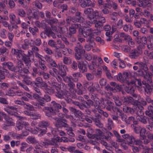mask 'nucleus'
<instances>
[{"mask_svg": "<svg viewBox=\"0 0 153 153\" xmlns=\"http://www.w3.org/2000/svg\"><path fill=\"white\" fill-rule=\"evenodd\" d=\"M62 77L63 81L65 82L68 83L70 82L73 81V80L74 79L71 76H68L65 75V76H63Z\"/></svg>", "mask_w": 153, "mask_h": 153, "instance_id": "40", "label": "nucleus"}, {"mask_svg": "<svg viewBox=\"0 0 153 153\" xmlns=\"http://www.w3.org/2000/svg\"><path fill=\"white\" fill-rule=\"evenodd\" d=\"M23 52L22 50H19V52L17 55V58L19 61H23L26 66L29 68L30 67V63L34 61V56L33 54H30L29 51H28V53L27 55L23 53Z\"/></svg>", "mask_w": 153, "mask_h": 153, "instance_id": "1", "label": "nucleus"}, {"mask_svg": "<svg viewBox=\"0 0 153 153\" xmlns=\"http://www.w3.org/2000/svg\"><path fill=\"white\" fill-rule=\"evenodd\" d=\"M52 146L58 147L59 143L61 142V137L58 136L52 138L51 140Z\"/></svg>", "mask_w": 153, "mask_h": 153, "instance_id": "16", "label": "nucleus"}, {"mask_svg": "<svg viewBox=\"0 0 153 153\" xmlns=\"http://www.w3.org/2000/svg\"><path fill=\"white\" fill-rule=\"evenodd\" d=\"M80 25L79 24H74L71 25L69 28L70 33L69 36H71L72 34H74L76 32V29L78 28Z\"/></svg>", "mask_w": 153, "mask_h": 153, "instance_id": "10", "label": "nucleus"}, {"mask_svg": "<svg viewBox=\"0 0 153 153\" xmlns=\"http://www.w3.org/2000/svg\"><path fill=\"white\" fill-rule=\"evenodd\" d=\"M0 113L4 117V119L6 121V122L7 123V124H4V126L3 127V128L4 130L8 129L10 128V118L9 117L7 116L4 112H1Z\"/></svg>", "mask_w": 153, "mask_h": 153, "instance_id": "13", "label": "nucleus"}, {"mask_svg": "<svg viewBox=\"0 0 153 153\" xmlns=\"http://www.w3.org/2000/svg\"><path fill=\"white\" fill-rule=\"evenodd\" d=\"M123 21L122 19H119L117 22V27L120 29L122 28L123 27Z\"/></svg>", "mask_w": 153, "mask_h": 153, "instance_id": "64", "label": "nucleus"}, {"mask_svg": "<svg viewBox=\"0 0 153 153\" xmlns=\"http://www.w3.org/2000/svg\"><path fill=\"white\" fill-rule=\"evenodd\" d=\"M52 89L54 90V89H56V91L61 89V87H59V84L57 82H54L52 83Z\"/></svg>", "mask_w": 153, "mask_h": 153, "instance_id": "50", "label": "nucleus"}, {"mask_svg": "<svg viewBox=\"0 0 153 153\" xmlns=\"http://www.w3.org/2000/svg\"><path fill=\"white\" fill-rule=\"evenodd\" d=\"M43 81L42 78L40 77H37L35 81H34V84L37 87H38Z\"/></svg>", "mask_w": 153, "mask_h": 153, "instance_id": "45", "label": "nucleus"}, {"mask_svg": "<svg viewBox=\"0 0 153 153\" xmlns=\"http://www.w3.org/2000/svg\"><path fill=\"white\" fill-rule=\"evenodd\" d=\"M80 6L82 8L91 7H94L95 6V3L91 0H79Z\"/></svg>", "mask_w": 153, "mask_h": 153, "instance_id": "6", "label": "nucleus"}, {"mask_svg": "<svg viewBox=\"0 0 153 153\" xmlns=\"http://www.w3.org/2000/svg\"><path fill=\"white\" fill-rule=\"evenodd\" d=\"M93 36H89L87 40V42H89L91 46L92 47H95L96 46V44L94 42V38L92 37Z\"/></svg>", "mask_w": 153, "mask_h": 153, "instance_id": "35", "label": "nucleus"}, {"mask_svg": "<svg viewBox=\"0 0 153 153\" xmlns=\"http://www.w3.org/2000/svg\"><path fill=\"white\" fill-rule=\"evenodd\" d=\"M123 111L125 112L130 113L131 114H133L134 113L133 109L127 106H126L123 108Z\"/></svg>", "mask_w": 153, "mask_h": 153, "instance_id": "48", "label": "nucleus"}, {"mask_svg": "<svg viewBox=\"0 0 153 153\" xmlns=\"http://www.w3.org/2000/svg\"><path fill=\"white\" fill-rule=\"evenodd\" d=\"M57 68L59 69V74L62 77L66 75V70H67V66L65 65H63L62 63L59 64Z\"/></svg>", "mask_w": 153, "mask_h": 153, "instance_id": "8", "label": "nucleus"}, {"mask_svg": "<svg viewBox=\"0 0 153 153\" xmlns=\"http://www.w3.org/2000/svg\"><path fill=\"white\" fill-rule=\"evenodd\" d=\"M138 66L140 68V69L143 70L145 73L147 72V70H148V68L146 64L140 62Z\"/></svg>", "mask_w": 153, "mask_h": 153, "instance_id": "31", "label": "nucleus"}, {"mask_svg": "<svg viewBox=\"0 0 153 153\" xmlns=\"http://www.w3.org/2000/svg\"><path fill=\"white\" fill-rule=\"evenodd\" d=\"M24 66V65L22 61H19L17 63V67L18 68V72L22 71Z\"/></svg>", "mask_w": 153, "mask_h": 153, "instance_id": "53", "label": "nucleus"}, {"mask_svg": "<svg viewBox=\"0 0 153 153\" xmlns=\"http://www.w3.org/2000/svg\"><path fill=\"white\" fill-rule=\"evenodd\" d=\"M147 42V39L146 36L141 37V44L142 45V46L141 45V48H145V45Z\"/></svg>", "mask_w": 153, "mask_h": 153, "instance_id": "41", "label": "nucleus"}, {"mask_svg": "<svg viewBox=\"0 0 153 153\" xmlns=\"http://www.w3.org/2000/svg\"><path fill=\"white\" fill-rule=\"evenodd\" d=\"M74 79L73 80L75 82H77L78 79V78L79 77H81L82 76V74H81L79 72L74 73L72 74Z\"/></svg>", "mask_w": 153, "mask_h": 153, "instance_id": "29", "label": "nucleus"}, {"mask_svg": "<svg viewBox=\"0 0 153 153\" xmlns=\"http://www.w3.org/2000/svg\"><path fill=\"white\" fill-rule=\"evenodd\" d=\"M137 119L141 123L144 124H146L147 123V120L148 119V118L146 116H143L141 117H138Z\"/></svg>", "mask_w": 153, "mask_h": 153, "instance_id": "38", "label": "nucleus"}, {"mask_svg": "<svg viewBox=\"0 0 153 153\" xmlns=\"http://www.w3.org/2000/svg\"><path fill=\"white\" fill-rule=\"evenodd\" d=\"M101 117V115L98 113H96L94 116L91 117V119L94 123L100 120Z\"/></svg>", "mask_w": 153, "mask_h": 153, "instance_id": "36", "label": "nucleus"}, {"mask_svg": "<svg viewBox=\"0 0 153 153\" xmlns=\"http://www.w3.org/2000/svg\"><path fill=\"white\" fill-rule=\"evenodd\" d=\"M148 49L152 51L153 49V42H151L150 41L146 43V45Z\"/></svg>", "mask_w": 153, "mask_h": 153, "instance_id": "62", "label": "nucleus"}, {"mask_svg": "<svg viewBox=\"0 0 153 153\" xmlns=\"http://www.w3.org/2000/svg\"><path fill=\"white\" fill-rule=\"evenodd\" d=\"M21 145L20 151L23 152H25L26 150V148L28 146V144L26 143L23 142L21 143Z\"/></svg>", "mask_w": 153, "mask_h": 153, "instance_id": "44", "label": "nucleus"}, {"mask_svg": "<svg viewBox=\"0 0 153 153\" xmlns=\"http://www.w3.org/2000/svg\"><path fill=\"white\" fill-rule=\"evenodd\" d=\"M142 50L140 49L139 47L137 49H133L129 52L128 56L131 59H136L142 53Z\"/></svg>", "mask_w": 153, "mask_h": 153, "instance_id": "4", "label": "nucleus"}, {"mask_svg": "<svg viewBox=\"0 0 153 153\" xmlns=\"http://www.w3.org/2000/svg\"><path fill=\"white\" fill-rule=\"evenodd\" d=\"M146 130L145 128H143L140 129V136L142 139H145L146 138V136L145 135Z\"/></svg>", "mask_w": 153, "mask_h": 153, "instance_id": "33", "label": "nucleus"}, {"mask_svg": "<svg viewBox=\"0 0 153 153\" xmlns=\"http://www.w3.org/2000/svg\"><path fill=\"white\" fill-rule=\"evenodd\" d=\"M26 142L28 143L32 144H36L38 143V141L35 137L33 136H29L26 139Z\"/></svg>", "mask_w": 153, "mask_h": 153, "instance_id": "20", "label": "nucleus"}, {"mask_svg": "<svg viewBox=\"0 0 153 153\" xmlns=\"http://www.w3.org/2000/svg\"><path fill=\"white\" fill-rule=\"evenodd\" d=\"M33 4L35 7L39 9H41L42 7V4L38 1H35L33 2Z\"/></svg>", "mask_w": 153, "mask_h": 153, "instance_id": "56", "label": "nucleus"}, {"mask_svg": "<svg viewBox=\"0 0 153 153\" xmlns=\"http://www.w3.org/2000/svg\"><path fill=\"white\" fill-rule=\"evenodd\" d=\"M68 91L66 90H62L60 89L55 93V96L58 98L62 99L66 97Z\"/></svg>", "mask_w": 153, "mask_h": 153, "instance_id": "11", "label": "nucleus"}, {"mask_svg": "<svg viewBox=\"0 0 153 153\" xmlns=\"http://www.w3.org/2000/svg\"><path fill=\"white\" fill-rule=\"evenodd\" d=\"M53 119L56 121L55 125L57 128H67L69 126V125L67 123L68 120L65 119L59 118L57 117L53 118Z\"/></svg>", "mask_w": 153, "mask_h": 153, "instance_id": "3", "label": "nucleus"}, {"mask_svg": "<svg viewBox=\"0 0 153 153\" xmlns=\"http://www.w3.org/2000/svg\"><path fill=\"white\" fill-rule=\"evenodd\" d=\"M68 89L70 92L72 93H75L76 90L75 89V85L72 81L68 83Z\"/></svg>", "mask_w": 153, "mask_h": 153, "instance_id": "25", "label": "nucleus"}, {"mask_svg": "<svg viewBox=\"0 0 153 153\" xmlns=\"http://www.w3.org/2000/svg\"><path fill=\"white\" fill-rule=\"evenodd\" d=\"M91 85L89 86L88 89L89 92L91 94L94 93L99 86L98 83L97 82L90 83Z\"/></svg>", "mask_w": 153, "mask_h": 153, "instance_id": "12", "label": "nucleus"}, {"mask_svg": "<svg viewBox=\"0 0 153 153\" xmlns=\"http://www.w3.org/2000/svg\"><path fill=\"white\" fill-rule=\"evenodd\" d=\"M50 125V123L47 120H42L39 123V127L45 128L49 126Z\"/></svg>", "mask_w": 153, "mask_h": 153, "instance_id": "24", "label": "nucleus"}, {"mask_svg": "<svg viewBox=\"0 0 153 153\" xmlns=\"http://www.w3.org/2000/svg\"><path fill=\"white\" fill-rule=\"evenodd\" d=\"M97 22V19L89 20H83L81 23L82 27L87 28L91 26L92 24H95Z\"/></svg>", "mask_w": 153, "mask_h": 153, "instance_id": "9", "label": "nucleus"}, {"mask_svg": "<svg viewBox=\"0 0 153 153\" xmlns=\"http://www.w3.org/2000/svg\"><path fill=\"white\" fill-rule=\"evenodd\" d=\"M10 63L9 62H4L2 63V65L4 68V71L6 72H8V71L5 68H7L10 69Z\"/></svg>", "mask_w": 153, "mask_h": 153, "instance_id": "55", "label": "nucleus"}, {"mask_svg": "<svg viewBox=\"0 0 153 153\" xmlns=\"http://www.w3.org/2000/svg\"><path fill=\"white\" fill-rule=\"evenodd\" d=\"M39 67L40 68L44 71H46L47 70V68L45 64L42 61H39Z\"/></svg>", "mask_w": 153, "mask_h": 153, "instance_id": "63", "label": "nucleus"}, {"mask_svg": "<svg viewBox=\"0 0 153 153\" xmlns=\"http://www.w3.org/2000/svg\"><path fill=\"white\" fill-rule=\"evenodd\" d=\"M139 1L138 5L140 7H142L143 8H145L147 5L146 1L147 0H137Z\"/></svg>", "mask_w": 153, "mask_h": 153, "instance_id": "46", "label": "nucleus"}, {"mask_svg": "<svg viewBox=\"0 0 153 153\" xmlns=\"http://www.w3.org/2000/svg\"><path fill=\"white\" fill-rule=\"evenodd\" d=\"M23 121H19L16 123V127L18 130H20L23 128Z\"/></svg>", "mask_w": 153, "mask_h": 153, "instance_id": "49", "label": "nucleus"}, {"mask_svg": "<svg viewBox=\"0 0 153 153\" xmlns=\"http://www.w3.org/2000/svg\"><path fill=\"white\" fill-rule=\"evenodd\" d=\"M107 105L106 107V109L108 111H111L112 109L114 111V103L111 101H108L107 102Z\"/></svg>", "mask_w": 153, "mask_h": 153, "instance_id": "42", "label": "nucleus"}, {"mask_svg": "<svg viewBox=\"0 0 153 153\" xmlns=\"http://www.w3.org/2000/svg\"><path fill=\"white\" fill-rule=\"evenodd\" d=\"M62 40L66 45L67 46L70 45L71 47L73 46V44L70 43L66 37L64 36L62 37Z\"/></svg>", "mask_w": 153, "mask_h": 153, "instance_id": "51", "label": "nucleus"}, {"mask_svg": "<svg viewBox=\"0 0 153 153\" xmlns=\"http://www.w3.org/2000/svg\"><path fill=\"white\" fill-rule=\"evenodd\" d=\"M146 115L151 117L153 114V106L149 105L147 108V110L145 112Z\"/></svg>", "mask_w": 153, "mask_h": 153, "instance_id": "28", "label": "nucleus"}, {"mask_svg": "<svg viewBox=\"0 0 153 153\" xmlns=\"http://www.w3.org/2000/svg\"><path fill=\"white\" fill-rule=\"evenodd\" d=\"M78 67L80 71L82 73L85 72L87 71V67L85 65L79 63L78 64Z\"/></svg>", "mask_w": 153, "mask_h": 153, "instance_id": "34", "label": "nucleus"}, {"mask_svg": "<svg viewBox=\"0 0 153 153\" xmlns=\"http://www.w3.org/2000/svg\"><path fill=\"white\" fill-rule=\"evenodd\" d=\"M16 19V16L15 15L12 14L10 15V22L13 24L10 25V28L16 29L18 27V26L15 24Z\"/></svg>", "mask_w": 153, "mask_h": 153, "instance_id": "17", "label": "nucleus"}, {"mask_svg": "<svg viewBox=\"0 0 153 153\" xmlns=\"http://www.w3.org/2000/svg\"><path fill=\"white\" fill-rule=\"evenodd\" d=\"M7 34V31L4 29H3L1 30L0 36L1 38L5 39L6 38V35Z\"/></svg>", "mask_w": 153, "mask_h": 153, "instance_id": "60", "label": "nucleus"}, {"mask_svg": "<svg viewBox=\"0 0 153 153\" xmlns=\"http://www.w3.org/2000/svg\"><path fill=\"white\" fill-rule=\"evenodd\" d=\"M75 53H81L82 54H84L85 52V51L83 49V47L79 42L77 43V46L75 47L74 49Z\"/></svg>", "mask_w": 153, "mask_h": 153, "instance_id": "19", "label": "nucleus"}, {"mask_svg": "<svg viewBox=\"0 0 153 153\" xmlns=\"http://www.w3.org/2000/svg\"><path fill=\"white\" fill-rule=\"evenodd\" d=\"M67 134L70 136L73 137L75 136L73 132L74 130L71 127H67L66 129Z\"/></svg>", "mask_w": 153, "mask_h": 153, "instance_id": "32", "label": "nucleus"}, {"mask_svg": "<svg viewBox=\"0 0 153 153\" xmlns=\"http://www.w3.org/2000/svg\"><path fill=\"white\" fill-rule=\"evenodd\" d=\"M122 14V13L121 11H119L117 12H114L110 14V16L111 19L114 22H116L118 20L117 16H120Z\"/></svg>", "mask_w": 153, "mask_h": 153, "instance_id": "18", "label": "nucleus"}, {"mask_svg": "<svg viewBox=\"0 0 153 153\" xmlns=\"http://www.w3.org/2000/svg\"><path fill=\"white\" fill-rule=\"evenodd\" d=\"M45 111L46 116L51 117L55 114V112L52 108L50 107H45Z\"/></svg>", "mask_w": 153, "mask_h": 153, "instance_id": "14", "label": "nucleus"}, {"mask_svg": "<svg viewBox=\"0 0 153 153\" xmlns=\"http://www.w3.org/2000/svg\"><path fill=\"white\" fill-rule=\"evenodd\" d=\"M145 73L147 74L148 78L147 80V82L149 83H151L152 82V78L153 76L152 74L151 73L148 72V70H147V72Z\"/></svg>", "mask_w": 153, "mask_h": 153, "instance_id": "52", "label": "nucleus"}, {"mask_svg": "<svg viewBox=\"0 0 153 153\" xmlns=\"http://www.w3.org/2000/svg\"><path fill=\"white\" fill-rule=\"evenodd\" d=\"M135 139V137L132 135H130L129 137H128V140H127L128 145L130 146L132 145Z\"/></svg>", "mask_w": 153, "mask_h": 153, "instance_id": "47", "label": "nucleus"}, {"mask_svg": "<svg viewBox=\"0 0 153 153\" xmlns=\"http://www.w3.org/2000/svg\"><path fill=\"white\" fill-rule=\"evenodd\" d=\"M114 123L111 118H108L107 120V127L109 130H111L113 127Z\"/></svg>", "mask_w": 153, "mask_h": 153, "instance_id": "37", "label": "nucleus"}, {"mask_svg": "<svg viewBox=\"0 0 153 153\" xmlns=\"http://www.w3.org/2000/svg\"><path fill=\"white\" fill-rule=\"evenodd\" d=\"M44 91L45 93H48L49 94H52L55 92L54 90L53 89H50L48 87L45 88L44 89Z\"/></svg>", "mask_w": 153, "mask_h": 153, "instance_id": "61", "label": "nucleus"}, {"mask_svg": "<svg viewBox=\"0 0 153 153\" xmlns=\"http://www.w3.org/2000/svg\"><path fill=\"white\" fill-rule=\"evenodd\" d=\"M117 78L118 81L122 83L125 84L126 82H128V81L127 80V78H124L121 73L118 74V75L117 76Z\"/></svg>", "mask_w": 153, "mask_h": 153, "instance_id": "22", "label": "nucleus"}, {"mask_svg": "<svg viewBox=\"0 0 153 153\" xmlns=\"http://www.w3.org/2000/svg\"><path fill=\"white\" fill-rule=\"evenodd\" d=\"M46 32L47 33V36L48 37L51 36L53 39L56 38L55 33L52 31V30L50 28H46Z\"/></svg>", "mask_w": 153, "mask_h": 153, "instance_id": "21", "label": "nucleus"}, {"mask_svg": "<svg viewBox=\"0 0 153 153\" xmlns=\"http://www.w3.org/2000/svg\"><path fill=\"white\" fill-rule=\"evenodd\" d=\"M29 30L33 35L36 36L37 35L36 33L38 32L39 30L37 27H34L33 28L30 27L29 28Z\"/></svg>", "mask_w": 153, "mask_h": 153, "instance_id": "39", "label": "nucleus"}, {"mask_svg": "<svg viewBox=\"0 0 153 153\" xmlns=\"http://www.w3.org/2000/svg\"><path fill=\"white\" fill-rule=\"evenodd\" d=\"M97 135L96 138L97 139L101 138V137H102V132L100 129H96Z\"/></svg>", "mask_w": 153, "mask_h": 153, "instance_id": "59", "label": "nucleus"}, {"mask_svg": "<svg viewBox=\"0 0 153 153\" xmlns=\"http://www.w3.org/2000/svg\"><path fill=\"white\" fill-rule=\"evenodd\" d=\"M145 17H149L150 16L151 20L153 21V14H150L148 11L145 10L143 12Z\"/></svg>", "mask_w": 153, "mask_h": 153, "instance_id": "57", "label": "nucleus"}, {"mask_svg": "<svg viewBox=\"0 0 153 153\" xmlns=\"http://www.w3.org/2000/svg\"><path fill=\"white\" fill-rule=\"evenodd\" d=\"M145 54L147 56L151 59H153V51H151L150 52L146 50L144 52Z\"/></svg>", "mask_w": 153, "mask_h": 153, "instance_id": "54", "label": "nucleus"}, {"mask_svg": "<svg viewBox=\"0 0 153 153\" xmlns=\"http://www.w3.org/2000/svg\"><path fill=\"white\" fill-rule=\"evenodd\" d=\"M145 93L148 95H150L152 91L153 88L149 84H147L145 86H143Z\"/></svg>", "mask_w": 153, "mask_h": 153, "instance_id": "26", "label": "nucleus"}, {"mask_svg": "<svg viewBox=\"0 0 153 153\" xmlns=\"http://www.w3.org/2000/svg\"><path fill=\"white\" fill-rule=\"evenodd\" d=\"M85 14L87 16V18L89 20L96 19V17L98 16L99 12L97 10L94 11L92 8L88 7L85 9L84 11Z\"/></svg>", "mask_w": 153, "mask_h": 153, "instance_id": "2", "label": "nucleus"}, {"mask_svg": "<svg viewBox=\"0 0 153 153\" xmlns=\"http://www.w3.org/2000/svg\"><path fill=\"white\" fill-rule=\"evenodd\" d=\"M25 78L22 80V81L27 85H33L34 84V81L31 82L30 79V78L27 76H25Z\"/></svg>", "mask_w": 153, "mask_h": 153, "instance_id": "27", "label": "nucleus"}, {"mask_svg": "<svg viewBox=\"0 0 153 153\" xmlns=\"http://www.w3.org/2000/svg\"><path fill=\"white\" fill-rule=\"evenodd\" d=\"M63 62L65 64L69 65L72 63V60L70 58L64 56L63 57Z\"/></svg>", "mask_w": 153, "mask_h": 153, "instance_id": "43", "label": "nucleus"}, {"mask_svg": "<svg viewBox=\"0 0 153 153\" xmlns=\"http://www.w3.org/2000/svg\"><path fill=\"white\" fill-rule=\"evenodd\" d=\"M125 84L127 85L125 87V90L128 93L131 94L134 91V87L135 85V82L131 81L130 82L128 81V82H126Z\"/></svg>", "mask_w": 153, "mask_h": 153, "instance_id": "5", "label": "nucleus"}, {"mask_svg": "<svg viewBox=\"0 0 153 153\" xmlns=\"http://www.w3.org/2000/svg\"><path fill=\"white\" fill-rule=\"evenodd\" d=\"M121 99L124 103H129L133 101V98L131 97H122Z\"/></svg>", "mask_w": 153, "mask_h": 153, "instance_id": "30", "label": "nucleus"}, {"mask_svg": "<svg viewBox=\"0 0 153 153\" xmlns=\"http://www.w3.org/2000/svg\"><path fill=\"white\" fill-rule=\"evenodd\" d=\"M93 31V29L91 28L84 29V33L83 36L85 38H87L88 36H93L94 34L91 32Z\"/></svg>", "mask_w": 153, "mask_h": 153, "instance_id": "15", "label": "nucleus"}, {"mask_svg": "<svg viewBox=\"0 0 153 153\" xmlns=\"http://www.w3.org/2000/svg\"><path fill=\"white\" fill-rule=\"evenodd\" d=\"M51 105L52 107L51 108H52L54 109L56 111H58L59 109H61L62 108V106L59 104L57 103H56L55 101H53L51 102Z\"/></svg>", "mask_w": 153, "mask_h": 153, "instance_id": "23", "label": "nucleus"}, {"mask_svg": "<svg viewBox=\"0 0 153 153\" xmlns=\"http://www.w3.org/2000/svg\"><path fill=\"white\" fill-rule=\"evenodd\" d=\"M58 22L57 19L55 18H52L48 20V23L50 25H52L54 24H56Z\"/></svg>", "mask_w": 153, "mask_h": 153, "instance_id": "58", "label": "nucleus"}, {"mask_svg": "<svg viewBox=\"0 0 153 153\" xmlns=\"http://www.w3.org/2000/svg\"><path fill=\"white\" fill-rule=\"evenodd\" d=\"M83 19L81 17H71L70 16L68 17L66 19V22L67 24V25H72L74 24H72V22L73 23L80 22L82 21V19Z\"/></svg>", "mask_w": 153, "mask_h": 153, "instance_id": "7", "label": "nucleus"}]
</instances>
